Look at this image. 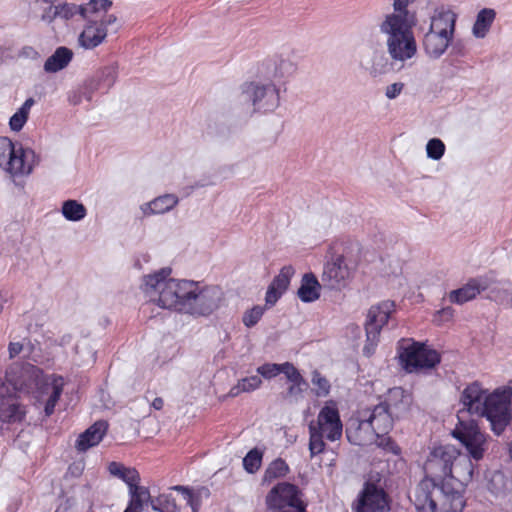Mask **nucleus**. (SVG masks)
<instances>
[{
	"label": "nucleus",
	"instance_id": "e433bc0d",
	"mask_svg": "<svg viewBox=\"0 0 512 512\" xmlns=\"http://www.w3.org/2000/svg\"><path fill=\"white\" fill-rule=\"evenodd\" d=\"M288 472L289 466L287 463L282 458H277L266 468L262 482L269 484L277 478L286 476Z\"/></svg>",
	"mask_w": 512,
	"mask_h": 512
},
{
	"label": "nucleus",
	"instance_id": "e2e57ef3",
	"mask_svg": "<svg viewBox=\"0 0 512 512\" xmlns=\"http://www.w3.org/2000/svg\"><path fill=\"white\" fill-rule=\"evenodd\" d=\"M58 0H36V2H43L45 4H49V6L57 5L56 2Z\"/></svg>",
	"mask_w": 512,
	"mask_h": 512
},
{
	"label": "nucleus",
	"instance_id": "c756f323",
	"mask_svg": "<svg viewBox=\"0 0 512 512\" xmlns=\"http://www.w3.org/2000/svg\"><path fill=\"white\" fill-rule=\"evenodd\" d=\"M117 77V67L114 65L106 66L97 72L96 76L89 80L87 87L91 91L108 90L115 82Z\"/></svg>",
	"mask_w": 512,
	"mask_h": 512
},
{
	"label": "nucleus",
	"instance_id": "c9c22d12",
	"mask_svg": "<svg viewBox=\"0 0 512 512\" xmlns=\"http://www.w3.org/2000/svg\"><path fill=\"white\" fill-rule=\"evenodd\" d=\"M171 489L181 493L182 499L184 500L186 505L191 507L192 512L199 511L202 495L209 494V491L206 488H201L197 492H194L192 489L188 487L177 485L172 487Z\"/></svg>",
	"mask_w": 512,
	"mask_h": 512
},
{
	"label": "nucleus",
	"instance_id": "864d4df0",
	"mask_svg": "<svg viewBox=\"0 0 512 512\" xmlns=\"http://www.w3.org/2000/svg\"><path fill=\"white\" fill-rule=\"evenodd\" d=\"M374 436L377 438L376 443L379 447H382L385 450L390 451L396 455L400 453V448L392 440V438L388 436V434L374 435Z\"/></svg>",
	"mask_w": 512,
	"mask_h": 512
},
{
	"label": "nucleus",
	"instance_id": "72a5a7b5",
	"mask_svg": "<svg viewBox=\"0 0 512 512\" xmlns=\"http://www.w3.org/2000/svg\"><path fill=\"white\" fill-rule=\"evenodd\" d=\"M495 16L496 12L494 9L484 8L480 10L473 25V34L477 38H484L489 31Z\"/></svg>",
	"mask_w": 512,
	"mask_h": 512
},
{
	"label": "nucleus",
	"instance_id": "49530a36",
	"mask_svg": "<svg viewBox=\"0 0 512 512\" xmlns=\"http://www.w3.org/2000/svg\"><path fill=\"white\" fill-rule=\"evenodd\" d=\"M291 383L292 384L288 387L284 398L292 402L302 398L303 391L308 387V383L304 378L303 381Z\"/></svg>",
	"mask_w": 512,
	"mask_h": 512
},
{
	"label": "nucleus",
	"instance_id": "7c9ffc66",
	"mask_svg": "<svg viewBox=\"0 0 512 512\" xmlns=\"http://www.w3.org/2000/svg\"><path fill=\"white\" fill-rule=\"evenodd\" d=\"M73 52L67 47H58L55 52L45 61L46 72H58L64 69L72 60Z\"/></svg>",
	"mask_w": 512,
	"mask_h": 512
},
{
	"label": "nucleus",
	"instance_id": "473e14b6",
	"mask_svg": "<svg viewBox=\"0 0 512 512\" xmlns=\"http://www.w3.org/2000/svg\"><path fill=\"white\" fill-rule=\"evenodd\" d=\"M414 1L415 0H394V11L390 14H387L384 21H389L390 18L394 17L398 21H405V23L415 24V14L408 9L409 5Z\"/></svg>",
	"mask_w": 512,
	"mask_h": 512
},
{
	"label": "nucleus",
	"instance_id": "de8ad7c7",
	"mask_svg": "<svg viewBox=\"0 0 512 512\" xmlns=\"http://www.w3.org/2000/svg\"><path fill=\"white\" fill-rule=\"evenodd\" d=\"M312 384L316 386L315 393L317 396H326L330 391L329 381L321 375L318 371H314L312 374Z\"/></svg>",
	"mask_w": 512,
	"mask_h": 512
},
{
	"label": "nucleus",
	"instance_id": "4468645a",
	"mask_svg": "<svg viewBox=\"0 0 512 512\" xmlns=\"http://www.w3.org/2000/svg\"><path fill=\"white\" fill-rule=\"evenodd\" d=\"M396 418L389 412L384 404L379 403L373 409L362 412V417L358 423V430L371 429L373 435L388 434L393 428Z\"/></svg>",
	"mask_w": 512,
	"mask_h": 512
},
{
	"label": "nucleus",
	"instance_id": "a18cd8bd",
	"mask_svg": "<svg viewBox=\"0 0 512 512\" xmlns=\"http://www.w3.org/2000/svg\"><path fill=\"white\" fill-rule=\"evenodd\" d=\"M262 456V452L257 448L250 450L243 459L244 469L251 474L257 472L262 464Z\"/></svg>",
	"mask_w": 512,
	"mask_h": 512
},
{
	"label": "nucleus",
	"instance_id": "2f4dec72",
	"mask_svg": "<svg viewBox=\"0 0 512 512\" xmlns=\"http://www.w3.org/2000/svg\"><path fill=\"white\" fill-rule=\"evenodd\" d=\"M108 471L111 475L123 480L128 485V488L140 482V475L138 471L135 468L125 467L121 463H109Z\"/></svg>",
	"mask_w": 512,
	"mask_h": 512
},
{
	"label": "nucleus",
	"instance_id": "5fc2aeb1",
	"mask_svg": "<svg viewBox=\"0 0 512 512\" xmlns=\"http://www.w3.org/2000/svg\"><path fill=\"white\" fill-rule=\"evenodd\" d=\"M258 374L264 378L270 379L280 373V364L266 363L257 368Z\"/></svg>",
	"mask_w": 512,
	"mask_h": 512
},
{
	"label": "nucleus",
	"instance_id": "ea45409f",
	"mask_svg": "<svg viewBox=\"0 0 512 512\" xmlns=\"http://www.w3.org/2000/svg\"><path fill=\"white\" fill-rule=\"evenodd\" d=\"M178 203L176 196L166 194L160 196L148 204V208L152 214H162L172 209Z\"/></svg>",
	"mask_w": 512,
	"mask_h": 512
},
{
	"label": "nucleus",
	"instance_id": "bf43d9fd",
	"mask_svg": "<svg viewBox=\"0 0 512 512\" xmlns=\"http://www.w3.org/2000/svg\"><path fill=\"white\" fill-rule=\"evenodd\" d=\"M346 434H347V438L348 440L351 442V443H354L356 445H363L364 444V439L361 438L360 436H356L355 439L352 438V435H351V431L350 429H347L346 430Z\"/></svg>",
	"mask_w": 512,
	"mask_h": 512
},
{
	"label": "nucleus",
	"instance_id": "4c0bfd02",
	"mask_svg": "<svg viewBox=\"0 0 512 512\" xmlns=\"http://www.w3.org/2000/svg\"><path fill=\"white\" fill-rule=\"evenodd\" d=\"M34 105V99L28 98L18 111L12 115L9 126L12 131H20L28 120L31 107Z\"/></svg>",
	"mask_w": 512,
	"mask_h": 512
},
{
	"label": "nucleus",
	"instance_id": "f3484780",
	"mask_svg": "<svg viewBox=\"0 0 512 512\" xmlns=\"http://www.w3.org/2000/svg\"><path fill=\"white\" fill-rule=\"evenodd\" d=\"M489 393L487 389L483 388L480 382H472L462 391L460 403L467 413L479 416Z\"/></svg>",
	"mask_w": 512,
	"mask_h": 512
},
{
	"label": "nucleus",
	"instance_id": "423d86ee",
	"mask_svg": "<svg viewBox=\"0 0 512 512\" xmlns=\"http://www.w3.org/2000/svg\"><path fill=\"white\" fill-rule=\"evenodd\" d=\"M398 355L401 366L408 373L432 369L441 361V356L435 349L412 339L399 341Z\"/></svg>",
	"mask_w": 512,
	"mask_h": 512
},
{
	"label": "nucleus",
	"instance_id": "338daca9",
	"mask_svg": "<svg viewBox=\"0 0 512 512\" xmlns=\"http://www.w3.org/2000/svg\"><path fill=\"white\" fill-rule=\"evenodd\" d=\"M459 471H464V466H461V467L459 468Z\"/></svg>",
	"mask_w": 512,
	"mask_h": 512
},
{
	"label": "nucleus",
	"instance_id": "6e6d98bb",
	"mask_svg": "<svg viewBox=\"0 0 512 512\" xmlns=\"http://www.w3.org/2000/svg\"><path fill=\"white\" fill-rule=\"evenodd\" d=\"M404 84L402 82H395L388 85L385 90V96L388 99H395L403 90Z\"/></svg>",
	"mask_w": 512,
	"mask_h": 512
},
{
	"label": "nucleus",
	"instance_id": "5701e85b",
	"mask_svg": "<svg viewBox=\"0 0 512 512\" xmlns=\"http://www.w3.org/2000/svg\"><path fill=\"white\" fill-rule=\"evenodd\" d=\"M108 424L106 421H97L81 433L76 441V449L79 452H85L89 448L99 444L106 434Z\"/></svg>",
	"mask_w": 512,
	"mask_h": 512
},
{
	"label": "nucleus",
	"instance_id": "c03bdc74",
	"mask_svg": "<svg viewBox=\"0 0 512 512\" xmlns=\"http://www.w3.org/2000/svg\"><path fill=\"white\" fill-rule=\"evenodd\" d=\"M325 434L322 431L316 430L314 422L309 424V451L311 457H314L325 450L324 442Z\"/></svg>",
	"mask_w": 512,
	"mask_h": 512
},
{
	"label": "nucleus",
	"instance_id": "dca6fc26",
	"mask_svg": "<svg viewBox=\"0 0 512 512\" xmlns=\"http://www.w3.org/2000/svg\"><path fill=\"white\" fill-rule=\"evenodd\" d=\"M314 427L318 431H322L329 441L339 440L342 436L343 426L340 420L339 411L336 405L331 401L328 402L319 412L317 422Z\"/></svg>",
	"mask_w": 512,
	"mask_h": 512
},
{
	"label": "nucleus",
	"instance_id": "aec40b11",
	"mask_svg": "<svg viewBox=\"0 0 512 512\" xmlns=\"http://www.w3.org/2000/svg\"><path fill=\"white\" fill-rule=\"evenodd\" d=\"M381 403L387 407L396 420H399L410 410L412 398L403 388L394 387L389 389L385 401Z\"/></svg>",
	"mask_w": 512,
	"mask_h": 512
},
{
	"label": "nucleus",
	"instance_id": "0e129e2a",
	"mask_svg": "<svg viewBox=\"0 0 512 512\" xmlns=\"http://www.w3.org/2000/svg\"><path fill=\"white\" fill-rule=\"evenodd\" d=\"M71 102H72L74 105H76V104H78V103L80 102V99H79V98H76V97H73V98L71 99Z\"/></svg>",
	"mask_w": 512,
	"mask_h": 512
},
{
	"label": "nucleus",
	"instance_id": "9b49d317",
	"mask_svg": "<svg viewBox=\"0 0 512 512\" xmlns=\"http://www.w3.org/2000/svg\"><path fill=\"white\" fill-rule=\"evenodd\" d=\"M394 310V303L384 301L379 305L372 306L367 315L365 324L367 343L363 348V353L370 357L378 343V337L382 327L388 322L391 312Z\"/></svg>",
	"mask_w": 512,
	"mask_h": 512
},
{
	"label": "nucleus",
	"instance_id": "8fccbe9b",
	"mask_svg": "<svg viewBox=\"0 0 512 512\" xmlns=\"http://www.w3.org/2000/svg\"><path fill=\"white\" fill-rule=\"evenodd\" d=\"M15 151L14 144L8 138H0V166L2 168Z\"/></svg>",
	"mask_w": 512,
	"mask_h": 512
},
{
	"label": "nucleus",
	"instance_id": "bb28decb",
	"mask_svg": "<svg viewBox=\"0 0 512 512\" xmlns=\"http://www.w3.org/2000/svg\"><path fill=\"white\" fill-rule=\"evenodd\" d=\"M487 286L478 279H471L463 287L453 290L449 293V300L452 303L463 304L474 299Z\"/></svg>",
	"mask_w": 512,
	"mask_h": 512
},
{
	"label": "nucleus",
	"instance_id": "9d476101",
	"mask_svg": "<svg viewBox=\"0 0 512 512\" xmlns=\"http://www.w3.org/2000/svg\"><path fill=\"white\" fill-rule=\"evenodd\" d=\"M222 299L223 292L218 286H207L198 290V286L193 282V293L188 296L182 309L184 313L206 316L219 307Z\"/></svg>",
	"mask_w": 512,
	"mask_h": 512
},
{
	"label": "nucleus",
	"instance_id": "3c124183",
	"mask_svg": "<svg viewBox=\"0 0 512 512\" xmlns=\"http://www.w3.org/2000/svg\"><path fill=\"white\" fill-rule=\"evenodd\" d=\"M264 309L260 306H254L243 315V323L247 327H252L261 319Z\"/></svg>",
	"mask_w": 512,
	"mask_h": 512
},
{
	"label": "nucleus",
	"instance_id": "6e6552de",
	"mask_svg": "<svg viewBox=\"0 0 512 512\" xmlns=\"http://www.w3.org/2000/svg\"><path fill=\"white\" fill-rule=\"evenodd\" d=\"M241 105L247 106L246 113L256 111H271L278 106V91L274 86H260L255 83H246L238 97Z\"/></svg>",
	"mask_w": 512,
	"mask_h": 512
},
{
	"label": "nucleus",
	"instance_id": "6ab92c4d",
	"mask_svg": "<svg viewBox=\"0 0 512 512\" xmlns=\"http://www.w3.org/2000/svg\"><path fill=\"white\" fill-rule=\"evenodd\" d=\"M439 487L429 479H423L418 484L412 498L417 512H437L438 504L433 491L438 490Z\"/></svg>",
	"mask_w": 512,
	"mask_h": 512
},
{
	"label": "nucleus",
	"instance_id": "c85d7f7f",
	"mask_svg": "<svg viewBox=\"0 0 512 512\" xmlns=\"http://www.w3.org/2000/svg\"><path fill=\"white\" fill-rule=\"evenodd\" d=\"M129 496L130 501L124 512H142L144 505L147 503L151 504V500H153L149 489L145 486H140L139 483L129 487Z\"/></svg>",
	"mask_w": 512,
	"mask_h": 512
},
{
	"label": "nucleus",
	"instance_id": "39448f33",
	"mask_svg": "<svg viewBox=\"0 0 512 512\" xmlns=\"http://www.w3.org/2000/svg\"><path fill=\"white\" fill-rule=\"evenodd\" d=\"M511 398L512 380L489 393L479 415L487 419L491 431L497 436L501 435L512 421Z\"/></svg>",
	"mask_w": 512,
	"mask_h": 512
},
{
	"label": "nucleus",
	"instance_id": "a211bd4d",
	"mask_svg": "<svg viewBox=\"0 0 512 512\" xmlns=\"http://www.w3.org/2000/svg\"><path fill=\"white\" fill-rule=\"evenodd\" d=\"M24 416V407L19 404L14 395L8 394V388L0 383V421L3 423L20 422Z\"/></svg>",
	"mask_w": 512,
	"mask_h": 512
},
{
	"label": "nucleus",
	"instance_id": "79ce46f5",
	"mask_svg": "<svg viewBox=\"0 0 512 512\" xmlns=\"http://www.w3.org/2000/svg\"><path fill=\"white\" fill-rule=\"evenodd\" d=\"M262 384V379L258 375L243 378L233 386L229 391V396L236 397L243 392H251L259 388Z\"/></svg>",
	"mask_w": 512,
	"mask_h": 512
},
{
	"label": "nucleus",
	"instance_id": "58836bf2",
	"mask_svg": "<svg viewBox=\"0 0 512 512\" xmlns=\"http://www.w3.org/2000/svg\"><path fill=\"white\" fill-rule=\"evenodd\" d=\"M63 378L61 376L54 377L51 383V393L46 401L44 412L46 416H50L54 412L56 403L58 402L63 391Z\"/></svg>",
	"mask_w": 512,
	"mask_h": 512
},
{
	"label": "nucleus",
	"instance_id": "0eeeda50",
	"mask_svg": "<svg viewBox=\"0 0 512 512\" xmlns=\"http://www.w3.org/2000/svg\"><path fill=\"white\" fill-rule=\"evenodd\" d=\"M452 436L460 441L469 458L479 461L488 450V436L481 431L478 423L473 420H461L452 431Z\"/></svg>",
	"mask_w": 512,
	"mask_h": 512
},
{
	"label": "nucleus",
	"instance_id": "69168bd1",
	"mask_svg": "<svg viewBox=\"0 0 512 512\" xmlns=\"http://www.w3.org/2000/svg\"><path fill=\"white\" fill-rule=\"evenodd\" d=\"M510 456H511V459H512V445H511V448H510Z\"/></svg>",
	"mask_w": 512,
	"mask_h": 512
},
{
	"label": "nucleus",
	"instance_id": "a19ab883",
	"mask_svg": "<svg viewBox=\"0 0 512 512\" xmlns=\"http://www.w3.org/2000/svg\"><path fill=\"white\" fill-rule=\"evenodd\" d=\"M62 214L69 221H79L86 216V208L76 200H67L62 205Z\"/></svg>",
	"mask_w": 512,
	"mask_h": 512
},
{
	"label": "nucleus",
	"instance_id": "412c9836",
	"mask_svg": "<svg viewBox=\"0 0 512 512\" xmlns=\"http://www.w3.org/2000/svg\"><path fill=\"white\" fill-rule=\"evenodd\" d=\"M294 273L295 270L291 265L281 268L279 274L274 277L273 281L268 286L265 297L266 304L274 305L278 301L281 295L288 289Z\"/></svg>",
	"mask_w": 512,
	"mask_h": 512
},
{
	"label": "nucleus",
	"instance_id": "ddd939ff",
	"mask_svg": "<svg viewBox=\"0 0 512 512\" xmlns=\"http://www.w3.org/2000/svg\"><path fill=\"white\" fill-rule=\"evenodd\" d=\"M353 511L389 512V496L382 487L373 482H366L353 504Z\"/></svg>",
	"mask_w": 512,
	"mask_h": 512
},
{
	"label": "nucleus",
	"instance_id": "cd10ccee",
	"mask_svg": "<svg viewBox=\"0 0 512 512\" xmlns=\"http://www.w3.org/2000/svg\"><path fill=\"white\" fill-rule=\"evenodd\" d=\"M323 287L313 273H306L302 277L301 286L298 289V297L306 303L313 302L320 297V289Z\"/></svg>",
	"mask_w": 512,
	"mask_h": 512
},
{
	"label": "nucleus",
	"instance_id": "f704fd0d",
	"mask_svg": "<svg viewBox=\"0 0 512 512\" xmlns=\"http://www.w3.org/2000/svg\"><path fill=\"white\" fill-rule=\"evenodd\" d=\"M4 170L13 176L30 174L32 167L26 164L24 160V151L20 147L9 158L8 162L3 167Z\"/></svg>",
	"mask_w": 512,
	"mask_h": 512
},
{
	"label": "nucleus",
	"instance_id": "7ed1b4c3",
	"mask_svg": "<svg viewBox=\"0 0 512 512\" xmlns=\"http://www.w3.org/2000/svg\"><path fill=\"white\" fill-rule=\"evenodd\" d=\"M97 5H91V11L84 18L85 24L78 36V44L84 49H94L104 42L108 28L117 25L118 18L108 14L112 7L111 0H98Z\"/></svg>",
	"mask_w": 512,
	"mask_h": 512
},
{
	"label": "nucleus",
	"instance_id": "680f3d73",
	"mask_svg": "<svg viewBox=\"0 0 512 512\" xmlns=\"http://www.w3.org/2000/svg\"><path fill=\"white\" fill-rule=\"evenodd\" d=\"M70 471L74 474L75 472L77 474H80L83 470V464L82 463H78V464H74L72 466H70Z\"/></svg>",
	"mask_w": 512,
	"mask_h": 512
},
{
	"label": "nucleus",
	"instance_id": "1a4fd4ad",
	"mask_svg": "<svg viewBox=\"0 0 512 512\" xmlns=\"http://www.w3.org/2000/svg\"><path fill=\"white\" fill-rule=\"evenodd\" d=\"M299 488L288 482L274 486L266 496V504L274 512H306Z\"/></svg>",
	"mask_w": 512,
	"mask_h": 512
},
{
	"label": "nucleus",
	"instance_id": "4be33fe9",
	"mask_svg": "<svg viewBox=\"0 0 512 512\" xmlns=\"http://www.w3.org/2000/svg\"><path fill=\"white\" fill-rule=\"evenodd\" d=\"M457 15L444 6L436 8L431 18L430 29L434 32L453 37Z\"/></svg>",
	"mask_w": 512,
	"mask_h": 512
},
{
	"label": "nucleus",
	"instance_id": "393cba45",
	"mask_svg": "<svg viewBox=\"0 0 512 512\" xmlns=\"http://www.w3.org/2000/svg\"><path fill=\"white\" fill-rule=\"evenodd\" d=\"M362 66L372 77L386 74L391 70V64L385 53L377 49H374L366 56Z\"/></svg>",
	"mask_w": 512,
	"mask_h": 512
},
{
	"label": "nucleus",
	"instance_id": "603ef678",
	"mask_svg": "<svg viewBox=\"0 0 512 512\" xmlns=\"http://www.w3.org/2000/svg\"><path fill=\"white\" fill-rule=\"evenodd\" d=\"M280 373L285 374L286 378L290 382L303 381V377L298 371V369L290 362L280 364Z\"/></svg>",
	"mask_w": 512,
	"mask_h": 512
},
{
	"label": "nucleus",
	"instance_id": "4d7b16f0",
	"mask_svg": "<svg viewBox=\"0 0 512 512\" xmlns=\"http://www.w3.org/2000/svg\"><path fill=\"white\" fill-rule=\"evenodd\" d=\"M23 349V346L22 344L18 343V342H11L9 344V356L10 358H14L15 356H17Z\"/></svg>",
	"mask_w": 512,
	"mask_h": 512
},
{
	"label": "nucleus",
	"instance_id": "a878e982",
	"mask_svg": "<svg viewBox=\"0 0 512 512\" xmlns=\"http://www.w3.org/2000/svg\"><path fill=\"white\" fill-rule=\"evenodd\" d=\"M451 37L429 30L424 36V49L432 58H439L448 48Z\"/></svg>",
	"mask_w": 512,
	"mask_h": 512
},
{
	"label": "nucleus",
	"instance_id": "09e8293b",
	"mask_svg": "<svg viewBox=\"0 0 512 512\" xmlns=\"http://www.w3.org/2000/svg\"><path fill=\"white\" fill-rule=\"evenodd\" d=\"M427 156L433 160H439L445 151L444 143L437 138L428 141L426 146Z\"/></svg>",
	"mask_w": 512,
	"mask_h": 512
},
{
	"label": "nucleus",
	"instance_id": "20e7f679",
	"mask_svg": "<svg viewBox=\"0 0 512 512\" xmlns=\"http://www.w3.org/2000/svg\"><path fill=\"white\" fill-rule=\"evenodd\" d=\"M414 25L394 17L380 24L381 33L387 36V51L393 61L403 63L415 56L417 45L412 31Z\"/></svg>",
	"mask_w": 512,
	"mask_h": 512
},
{
	"label": "nucleus",
	"instance_id": "2eb2a0df",
	"mask_svg": "<svg viewBox=\"0 0 512 512\" xmlns=\"http://www.w3.org/2000/svg\"><path fill=\"white\" fill-rule=\"evenodd\" d=\"M97 1L98 0H90L82 5L69 2H59L57 5L47 6L43 10L40 19L48 25L52 24L57 18L68 22L76 16H80L84 20L86 15L92 9L91 5H97Z\"/></svg>",
	"mask_w": 512,
	"mask_h": 512
},
{
	"label": "nucleus",
	"instance_id": "052dcab7",
	"mask_svg": "<svg viewBox=\"0 0 512 512\" xmlns=\"http://www.w3.org/2000/svg\"><path fill=\"white\" fill-rule=\"evenodd\" d=\"M164 405V402H163V399L160 398V397H157L153 400L152 402V406L156 409V410H160L162 409Z\"/></svg>",
	"mask_w": 512,
	"mask_h": 512
},
{
	"label": "nucleus",
	"instance_id": "37998d69",
	"mask_svg": "<svg viewBox=\"0 0 512 512\" xmlns=\"http://www.w3.org/2000/svg\"><path fill=\"white\" fill-rule=\"evenodd\" d=\"M151 507L154 511L158 512H177L179 509L176 499L170 493H163L153 498L151 500Z\"/></svg>",
	"mask_w": 512,
	"mask_h": 512
},
{
	"label": "nucleus",
	"instance_id": "b1692460",
	"mask_svg": "<svg viewBox=\"0 0 512 512\" xmlns=\"http://www.w3.org/2000/svg\"><path fill=\"white\" fill-rule=\"evenodd\" d=\"M438 490L442 494V502L440 507H437V512L463 511L466 502L460 491L450 488L449 483H442Z\"/></svg>",
	"mask_w": 512,
	"mask_h": 512
},
{
	"label": "nucleus",
	"instance_id": "f257e3e1",
	"mask_svg": "<svg viewBox=\"0 0 512 512\" xmlns=\"http://www.w3.org/2000/svg\"><path fill=\"white\" fill-rule=\"evenodd\" d=\"M425 478L441 486L444 479L450 477L460 483L469 481L473 474V467L467 456H462L452 445L435 447L429 454L424 465Z\"/></svg>",
	"mask_w": 512,
	"mask_h": 512
},
{
	"label": "nucleus",
	"instance_id": "f03ea898",
	"mask_svg": "<svg viewBox=\"0 0 512 512\" xmlns=\"http://www.w3.org/2000/svg\"><path fill=\"white\" fill-rule=\"evenodd\" d=\"M170 273V268H163L154 275L145 276V291H158L157 304L160 307L184 312L182 305L187 302L188 296L193 293V282L166 279Z\"/></svg>",
	"mask_w": 512,
	"mask_h": 512
},
{
	"label": "nucleus",
	"instance_id": "13d9d810",
	"mask_svg": "<svg viewBox=\"0 0 512 512\" xmlns=\"http://www.w3.org/2000/svg\"><path fill=\"white\" fill-rule=\"evenodd\" d=\"M438 315L442 318V320L448 321V320L452 319V317L454 315V310L452 307H445V308L441 309L440 311H438Z\"/></svg>",
	"mask_w": 512,
	"mask_h": 512
},
{
	"label": "nucleus",
	"instance_id": "f8f14e48",
	"mask_svg": "<svg viewBox=\"0 0 512 512\" xmlns=\"http://www.w3.org/2000/svg\"><path fill=\"white\" fill-rule=\"evenodd\" d=\"M354 274L343 255H336L324 265L321 282L328 290L340 291L348 286Z\"/></svg>",
	"mask_w": 512,
	"mask_h": 512
}]
</instances>
